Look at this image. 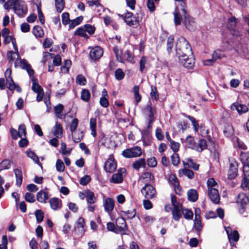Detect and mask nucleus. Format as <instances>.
Returning <instances> with one entry per match:
<instances>
[{
    "mask_svg": "<svg viewBox=\"0 0 249 249\" xmlns=\"http://www.w3.org/2000/svg\"><path fill=\"white\" fill-rule=\"evenodd\" d=\"M236 202L240 204L243 209L249 203L248 196L245 193H242L238 195Z\"/></svg>",
    "mask_w": 249,
    "mask_h": 249,
    "instance_id": "obj_22",
    "label": "nucleus"
},
{
    "mask_svg": "<svg viewBox=\"0 0 249 249\" xmlns=\"http://www.w3.org/2000/svg\"><path fill=\"white\" fill-rule=\"evenodd\" d=\"M7 57L9 60V63H11L13 61L18 59L17 52L13 51H8L7 52Z\"/></svg>",
    "mask_w": 249,
    "mask_h": 249,
    "instance_id": "obj_45",
    "label": "nucleus"
},
{
    "mask_svg": "<svg viewBox=\"0 0 249 249\" xmlns=\"http://www.w3.org/2000/svg\"><path fill=\"white\" fill-rule=\"evenodd\" d=\"M184 217L187 220H192L193 217V213L187 209H182V213Z\"/></svg>",
    "mask_w": 249,
    "mask_h": 249,
    "instance_id": "obj_43",
    "label": "nucleus"
},
{
    "mask_svg": "<svg viewBox=\"0 0 249 249\" xmlns=\"http://www.w3.org/2000/svg\"><path fill=\"white\" fill-rule=\"evenodd\" d=\"M241 187L245 191L249 190V179L247 177H244L243 178Z\"/></svg>",
    "mask_w": 249,
    "mask_h": 249,
    "instance_id": "obj_56",
    "label": "nucleus"
},
{
    "mask_svg": "<svg viewBox=\"0 0 249 249\" xmlns=\"http://www.w3.org/2000/svg\"><path fill=\"white\" fill-rule=\"evenodd\" d=\"M182 13L184 17L183 23L185 27L190 31H194L196 27L194 19L191 17L187 13V8L183 9Z\"/></svg>",
    "mask_w": 249,
    "mask_h": 249,
    "instance_id": "obj_6",
    "label": "nucleus"
},
{
    "mask_svg": "<svg viewBox=\"0 0 249 249\" xmlns=\"http://www.w3.org/2000/svg\"><path fill=\"white\" fill-rule=\"evenodd\" d=\"M86 32H87L86 31V30L84 27L83 28L81 27V28H78L75 31L74 34L75 35H78V36H81L82 37H84L85 38H88L89 36L86 34Z\"/></svg>",
    "mask_w": 249,
    "mask_h": 249,
    "instance_id": "obj_51",
    "label": "nucleus"
},
{
    "mask_svg": "<svg viewBox=\"0 0 249 249\" xmlns=\"http://www.w3.org/2000/svg\"><path fill=\"white\" fill-rule=\"evenodd\" d=\"M26 153L28 157L32 159L36 163L40 165L38 157L33 151H27Z\"/></svg>",
    "mask_w": 249,
    "mask_h": 249,
    "instance_id": "obj_47",
    "label": "nucleus"
},
{
    "mask_svg": "<svg viewBox=\"0 0 249 249\" xmlns=\"http://www.w3.org/2000/svg\"><path fill=\"white\" fill-rule=\"evenodd\" d=\"M107 229L108 231H112L116 234L119 233V231L117 230L115 225L112 222H108L107 225Z\"/></svg>",
    "mask_w": 249,
    "mask_h": 249,
    "instance_id": "obj_62",
    "label": "nucleus"
},
{
    "mask_svg": "<svg viewBox=\"0 0 249 249\" xmlns=\"http://www.w3.org/2000/svg\"><path fill=\"white\" fill-rule=\"evenodd\" d=\"M126 170L124 168H122L118 170L116 174L112 175L110 179V182L114 183H120L122 182L123 180V174H124Z\"/></svg>",
    "mask_w": 249,
    "mask_h": 249,
    "instance_id": "obj_17",
    "label": "nucleus"
},
{
    "mask_svg": "<svg viewBox=\"0 0 249 249\" xmlns=\"http://www.w3.org/2000/svg\"><path fill=\"white\" fill-rule=\"evenodd\" d=\"M116 228L119 231V233L122 235H127L128 228L126 224L125 219L123 217H119L116 221Z\"/></svg>",
    "mask_w": 249,
    "mask_h": 249,
    "instance_id": "obj_11",
    "label": "nucleus"
},
{
    "mask_svg": "<svg viewBox=\"0 0 249 249\" xmlns=\"http://www.w3.org/2000/svg\"><path fill=\"white\" fill-rule=\"evenodd\" d=\"M90 98V93L88 89H83L81 92V99L84 102H88Z\"/></svg>",
    "mask_w": 249,
    "mask_h": 249,
    "instance_id": "obj_39",
    "label": "nucleus"
},
{
    "mask_svg": "<svg viewBox=\"0 0 249 249\" xmlns=\"http://www.w3.org/2000/svg\"><path fill=\"white\" fill-rule=\"evenodd\" d=\"M224 56V54L219 50L215 51L212 54V58L214 59L215 61L216 60L218 59H221L222 57Z\"/></svg>",
    "mask_w": 249,
    "mask_h": 249,
    "instance_id": "obj_57",
    "label": "nucleus"
},
{
    "mask_svg": "<svg viewBox=\"0 0 249 249\" xmlns=\"http://www.w3.org/2000/svg\"><path fill=\"white\" fill-rule=\"evenodd\" d=\"M69 17L70 15L68 12H65L62 14V22L63 25H66L70 23L71 20Z\"/></svg>",
    "mask_w": 249,
    "mask_h": 249,
    "instance_id": "obj_58",
    "label": "nucleus"
},
{
    "mask_svg": "<svg viewBox=\"0 0 249 249\" xmlns=\"http://www.w3.org/2000/svg\"><path fill=\"white\" fill-rule=\"evenodd\" d=\"M36 198L38 202L45 203L49 199V196L47 193L42 190L37 193Z\"/></svg>",
    "mask_w": 249,
    "mask_h": 249,
    "instance_id": "obj_28",
    "label": "nucleus"
},
{
    "mask_svg": "<svg viewBox=\"0 0 249 249\" xmlns=\"http://www.w3.org/2000/svg\"><path fill=\"white\" fill-rule=\"evenodd\" d=\"M55 166L56 170L58 172H62L64 171L65 165L61 160L58 159L57 160Z\"/></svg>",
    "mask_w": 249,
    "mask_h": 249,
    "instance_id": "obj_54",
    "label": "nucleus"
},
{
    "mask_svg": "<svg viewBox=\"0 0 249 249\" xmlns=\"http://www.w3.org/2000/svg\"><path fill=\"white\" fill-rule=\"evenodd\" d=\"M231 108L232 110H237L239 114L245 113L248 111V107L245 105L234 103L231 106Z\"/></svg>",
    "mask_w": 249,
    "mask_h": 249,
    "instance_id": "obj_20",
    "label": "nucleus"
},
{
    "mask_svg": "<svg viewBox=\"0 0 249 249\" xmlns=\"http://www.w3.org/2000/svg\"><path fill=\"white\" fill-rule=\"evenodd\" d=\"M145 165V161L143 158H141L135 161L132 164V166L135 170H139L141 167H144Z\"/></svg>",
    "mask_w": 249,
    "mask_h": 249,
    "instance_id": "obj_36",
    "label": "nucleus"
},
{
    "mask_svg": "<svg viewBox=\"0 0 249 249\" xmlns=\"http://www.w3.org/2000/svg\"><path fill=\"white\" fill-rule=\"evenodd\" d=\"M182 206L179 205L173 207L172 210L173 218L176 221H178L181 218L182 213Z\"/></svg>",
    "mask_w": 249,
    "mask_h": 249,
    "instance_id": "obj_21",
    "label": "nucleus"
},
{
    "mask_svg": "<svg viewBox=\"0 0 249 249\" xmlns=\"http://www.w3.org/2000/svg\"><path fill=\"white\" fill-rule=\"evenodd\" d=\"M207 185L208 190L216 189L217 187V183L213 178H210L208 179Z\"/></svg>",
    "mask_w": 249,
    "mask_h": 249,
    "instance_id": "obj_46",
    "label": "nucleus"
},
{
    "mask_svg": "<svg viewBox=\"0 0 249 249\" xmlns=\"http://www.w3.org/2000/svg\"><path fill=\"white\" fill-rule=\"evenodd\" d=\"M96 118H91L90 119L89 127L91 130V134L94 137H95L96 136Z\"/></svg>",
    "mask_w": 249,
    "mask_h": 249,
    "instance_id": "obj_35",
    "label": "nucleus"
},
{
    "mask_svg": "<svg viewBox=\"0 0 249 249\" xmlns=\"http://www.w3.org/2000/svg\"><path fill=\"white\" fill-rule=\"evenodd\" d=\"M85 221L82 217H79L76 223L74 230L77 234L79 235L82 236L85 231L84 228Z\"/></svg>",
    "mask_w": 249,
    "mask_h": 249,
    "instance_id": "obj_15",
    "label": "nucleus"
},
{
    "mask_svg": "<svg viewBox=\"0 0 249 249\" xmlns=\"http://www.w3.org/2000/svg\"><path fill=\"white\" fill-rule=\"evenodd\" d=\"M113 50L118 61L121 63H124V60H126L127 61L131 63L134 62V56L130 51H126L123 56L122 51L118 47L115 46L113 47Z\"/></svg>",
    "mask_w": 249,
    "mask_h": 249,
    "instance_id": "obj_4",
    "label": "nucleus"
},
{
    "mask_svg": "<svg viewBox=\"0 0 249 249\" xmlns=\"http://www.w3.org/2000/svg\"><path fill=\"white\" fill-rule=\"evenodd\" d=\"M237 164L236 162H231L230 164V169L228 174V177L230 179H232L235 177L237 173Z\"/></svg>",
    "mask_w": 249,
    "mask_h": 249,
    "instance_id": "obj_23",
    "label": "nucleus"
},
{
    "mask_svg": "<svg viewBox=\"0 0 249 249\" xmlns=\"http://www.w3.org/2000/svg\"><path fill=\"white\" fill-rule=\"evenodd\" d=\"M226 231L228 234V238L231 243L233 242H237L239 240V234L237 231H231L230 227L225 228Z\"/></svg>",
    "mask_w": 249,
    "mask_h": 249,
    "instance_id": "obj_18",
    "label": "nucleus"
},
{
    "mask_svg": "<svg viewBox=\"0 0 249 249\" xmlns=\"http://www.w3.org/2000/svg\"><path fill=\"white\" fill-rule=\"evenodd\" d=\"M86 200L88 203L89 204H92L96 201L94 193L89 190H86Z\"/></svg>",
    "mask_w": 249,
    "mask_h": 249,
    "instance_id": "obj_32",
    "label": "nucleus"
},
{
    "mask_svg": "<svg viewBox=\"0 0 249 249\" xmlns=\"http://www.w3.org/2000/svg\"><path fill=\"white\" fill-rule=\"evenodd\" d=\"M183 163L184 166L192 168L195 170H198L199 165L195 163L191 159H188L186 161H183Z\"/></svg>",
    "mask_w": 249,
    "mask_h": 249,
    "instance_id": "obj_37",
    "label": "nucleus"
},
{
    "mask_svg": "<svg viewBox=\"0 0 249 249\" xmlns=\"http://www.w3.org/2000/svg\"><path fill=\"white\" fill-rule=\"evenodd\" d=\"M14 10L19 17H23L27 14V8L23 2L18 0L14 8Z\"/></svg>",
    "mask_w": 249,
    "mask_h": 249,
    "instance_id": "obj_13",
    "label": "nucleus"
},
{
    "mask_svg": "<svg viewBox=\"0 0 249 249\" xmlns=\"http://www.w3.org/2000/svg\"><path fill=\"white\" fill-rule=\"evenodd\" d=\"M181 14L183 15L181 11V8L179 6H177L173 13L174 17V23L177 26L181 24V22L183 20Z\"/></svg>",
    "mask_w": 249,
    "mask_h": 249,
    "instance_id": "obj_19",
    "label": "nucleus"
},
{
    "mask_svg": "<svg viewBox=\"0 0 249 249\" xmlns=\"http://www.w3.org/2000/svg\"><path fill=\"white\" fill-rule=\"evenodd\" d=\"M233 131L232 127L230 125L225 127L224 130V135L227 137L231 136L233 134Z\"/></svg>",
    "mask_w": 249,
    "mask_h": 249,
    "instance_id": "obj_63",
    "label": "nucleus"
},
{
    "mask_svg": "<svg viewBox=\"0 0 249 249\" xmlns=\"http://www.w3.org/2000/svg\"><path fill=\"white\" fill-rule=\"evenodd\" d=\"M169 180L171 184H172L175 188L179 187V182L177 178L174 175H171L169 178Z\"/></svg>",
    "mask_w": 249,
    "mask_h": 249,
    "instance_id": "obj_49",
    "label": "nucleus"
},
{
    "mask_svg": "<svg viewBox=\"0 0 249 249\" xmlns=\"http://www.w3.org/2000/svg\"><path fill=\"white\" fill-rule=\"evenodd\" d=\"M142 153L141 148L136 146L124 150L122 152V155L126 158H132L140 157Z\"/></svg>",
    "mask_w": 249,
    "mask_h": 249,
    "instance_id": "obj_7",
    "label": "nucleus"
},
{
    "mask_svg": "<svg viewBox=\"0 0 249 249\" xmlns=\"http://www.w3.org/2000/svg\"><path fill=\"white\" fill-rule=\"evenodd\" d=\"M124 21L130 26L136 27L139 25V21L134 17Z\"/></svg>",
    "mask_w": 249,
    "mask_h": 249,
    "instance_id": "obj_48",
    "label": "nucleus"
},
{
    "mask_svg": "<svg viewBox=\"0 0 249 249\" xmlns=\"http://www.w3.org/2000/svg\"><path fill=\"white\" fill-rule=\"evenodd\" d=\"M115 76L117 80H121L124 78V73L122 69H118L115 72Z\"/></svg>",
    "mask_w": 249,
    "mask_h": 249,
    "instance_id": "obj_60",
    "label": "nucleus"
},
{
    "mask_svg": "<svg viewBox=\"0 0 249 249\" xmlns=\"http://www.w3.org/2000/svg\"><path fill=\"white\" fill-rule=\"evenodd\" d=\"M54 1L56 11L59 13H61L65 6L64 0H54Z\"/></svg>",
    "mask_w": 249,
    "mask_h": 249,
    "instance_id": "obj_42",
    "label": "nucleus"
},
{
    "mask_svg": "<svg viewBox=\"0 0 249 249\" xmlns=\"http://www.w3.org/2000/svg\"><path fill=\"white\" fill-rule=\"evenodd\" d=\"M142 113L147 122V128L151 129L152 124L155 120V115L156 113L155 107L150 103L143 108Z\"/></svg>",
    "mask_w": 249,
    "mask_h": 249,
    "instance_id": "obj_3",
    "label": "nucleus"
},
{
    "mask_svg": "<svg viewBox=\"0 0 249 249\" xmlns=\"http://www.w3.org/2000/svg\"><path fill=\"white\" fill-rule=\"evenodd\" d=\"M83 19L82 16L77 17L73 20H71L69 23V30L74 28L77 25L80 24Z\"/></svg>",
    "mask_w": 249,
    "mask_h": 249,
    "instance_id": "obj_38",
    "label": "nucleus"
},
{
    "mask_svg": "<svg viewBox=\"0 0 249 249\" xmlns=\"http://www.w3.org/2000/svg\"><path fill=\"white\" fill-rule=\"evenodd\" d=\"M78 120L77 118L73 119L70 125V129L71 133L76 131V129L78 124Z\"/></svg>",
    "mask_w": 249,
    "mask_h": 249,
    "instance_id": "obj_55",
    "label": "nucleus"
},
{
    "mask_svg": "<svg viewBox=\"0 0 249 249\" xmlns=\"http://www.w3.org/2000/svg\"><path fill=\"white\" fill-rule=\"evenodd\" d=\"M176 54L177 56L184 54L192 55L193 53L192 48L187 40L183 37L178 38L176 43Z\"/></svg>",
    "mask_w": 249,
    "mask_h": 249,
    "instance_id": "obj_1",
    "label": "nucleus"
},
{
    "mask_svg": "<svg viewBox=\"0 0 249 249\" xmlns=\"http://www.w3.org/2000/svg\"><path fill=\"white\" fill-rule=\"evenodd\" d=\"M71 136L73 141L75 143H78L83 139L84 134L82 131L77 130L71 133Z\"/></svg>",
    "mask_w": 249,
    "mask_h": 249,
    "instance_id": "obj_30",
    "label": "nucleus"
},
{
    "mask_svg": "<svg viewBox=\"0 0 249 249\" xmlns=\"http://www.w3.org/2000/svg\"><path fill=\"white\" fill-rule=\"evenodd\" d=\"M33 33L36 37H42L44 35L43 30L38 26L34 27L33 30Z\"/></svg>",
    "mask_w": 249,
    "mask_h": 249,
    "instance_id": "obj_41",
    "label": "nucleus"
},
{
    "mask_svg": "<svg viewBox=\"0 0 249 249\" xmlns=\"http://www.w3.org/2000/svg\"><path fill=\"white\" fill-rule=\"evenodd\" d=\"M33 82L32 87V90L36 93H37L43 90L41 87L36 82V79L35 77L31 78Z\"/></svg>",
    "mask_w": 249,
    "mask_h": 249,
    "instance_id": "obj_40",
    "label": "nucleus"
},
{
    "mask_svg": "<svg viewBox=\"0 0 249 249\" xmlns=\"http://www.w3.org/2000/svg\"><path fill=\"white\" fill-rule=\"evenodd\" d=\"M237 19L235 17L230 18L227 22V27L230 31L231 34L235 36H238L240 35V32L237 26Z\"/></svg>",
    "mask_w": 249,
    "mask_h": 249,
    "instance_id": "obj_9",
    "label": "nucleus"
},
{
    "mask_svg": "<svg viewBox=\"0 0 249 249\" xmlns=\"http://www.w3.org/2000/svg\"><path fill=\"white\" fill-rule=\"evenodd\" d=\"M105 210L106 212L109 213L111 212L114 207V201L111 198H107L104 203Z\"/></svg>",
    "mask_w": 249,
    "mask_h": 249,
    "instance_id": "obj_26",
    "label": "nucleus"
},
{
    "mask_svg": "<svg viewBox=\"0 0 249 249\" xmlns=\"http://www.w3.org/2000/svg\"><path fill=\"white\" fill-rule=\"evenodd\" d=\"M53 135L57 138L61 137L63 134V127L58 122H56L55 125L53 127Z\"/></svg>",
    "mask_w": 249,
    "mask_h": 249,
    "instance_id": "obj_27",
    "label": "nucleus"
},
{
    "mask_svg": "<svg viewBox=\"0 0 249 249\" xmlns=\"http://www.w3.org/2000/svg\"><path fill=\"white\" fill-rule=\"evenodd\" d=\"M179 177L181 176H185L189 178L192 179L194 176V173L193 171L187 168H184L179 170L178 172Z\"/></svg>",
    "mask_w": 249,
    "mask_h": 249,
    "instance_id": "obj_33",
    "label": "nucleus"
},
{
    "mask_svg": "<svg viewBox=\"0 0 249 249\" xmlns=\"http://www.w3.org/2000/svg\"><path fill=\"white\" fill-rule=\"evenodd\" d=\"M147 62V59L146 57L142 56V57L141 59L140 60L139 64H140V71L141 72H142L144 71V70L145 68V64Z\"/></svg>",
    "mask_w": 249,
    "mask_h": 249,
    "instance_id": "obj_61",
    "label": "nucleus"
},
{
    "mask_svg": "<svg viewBox=\"0 0 249 249\" xmlns=\"http://www.w3.org/2000/svg\"><path fill=\"white\" fill-rule=\"evenodd\" d=\"M30 64L27 63V61L25 59H19V57L18 58L15 62L14 66L15 68H21L23 69H26Z\"/></svg>",
    "mask_w": 249,
    "mask_h": 249,
    "instance_id": "obj_31",
    "label": "nucleus"
},
{
    "mask_svg": "<svg viewBox=\"0 0 249 249\" xmlns=\"http://www.w3.org/2000/svg\"><path fill=\"white\" fill-rule=\"evenodd\" d=\"M141 193L146 199H153L157 195L155 188L150 184H145L141 189Z\"/></svg>",
    "mask_w": 249,
    "mask_h": 249,
    "instance_id": "obj_8",
    "label": "nucleus"
},
{
    "mask_svg": "<svg viewBox=\"0 0 249 249\" xmlns=\"http://www.w3.org/2000/svg\"><path fill=\"white\" fill-rule=\"evenodd\" d=\"M154 178V176L150 172L143 173L141 177V179L145 184L151 183Z\"/></svg>",
    "mask_w": 249,
    "mask_h": 249,
    "instance_id": "obj_24",
    "label": "nucleus"
},
{
    "mask_svg": "<svg viewBox=\"0 0 249 249\" xmlns=\"http://www.w3.org/2000/svg\"><path fill=\"white\" fill-rule=\"evenodd\" d=\"M241 159L243 163H249V153L242 152L241 154Z\"/></svg>",
    "mask_w": 249,
    "mask_h": 249,
    "instance_id": "obj_64",
    "label": "nucleus"
},
{
    "mask_svg": "<svg viewBox=\"0 0 249 249\" xmlns=\"http://www.w3.org/2000/svg\"><path fill=\"white\" fill-rule=\"evenodd\" d=\"M151 92H150V96L151 98L155 100H158L159 99V94L156 87L151 85Z\"/></svg>",
    "mask_w": 249,
    "mask_h": 249,
    "instance_id": "obj_52",
    "label": "nucleus"
},
{
    "mask_svg": "<svg viewBox=\"0 0 249 249\" xmlns=\"http://www.w3.org/2000/svg\"><path fill=\"white\" fill-rule=\"evenodd\" d=\"M17 1L18 0H8L4 3L3 5L4 8L7 10H9L10 9H13L14 10V8Z\"/></svg>",
    "mask_w": 249,
    "mask_h": 249,
    "instance_id": "obj_44",
    "label": "nucleus"
},
{
    "mask_svg": "<svg viewBox=\"0 0 249 249\" xmlns=\"http://www.w3.org/2000/svg\"><path fill=\"white\" fill-rule=\"evenodd\" d=\"M188 199L192 202H195L198 198V194L196 190L190 189L187 192Z\"/></svg>",
    "mask_w": 249,
    "mask_h": 249,
    "instance_id": "obj_34",
    "label": "nucleus"
},
{
    "mask_svg": "<svg viewBox=\"0 0 249 249\" xmlns=\"http://www.w3.org/2000/svg\"><path fill=\"white\" fill-rule=\"evenodd\" d=\"M14 172L16 178V184L18 187L20 186L22 182V172L20 169H15Z\"/></svg>",
    "mask_w": 249,
    "mask_h": 249,
    "instance_id": "obj_29",
    "label": "nucleus"
},
{
    "mask_svg": "<svg viewBox=\"0 0 249 249\" xmlns=\"http://www.w3.org/2000/svg\"><path fill=\"white\" fill-rule=\"evenodd\" d=\"M194 228L197 231H199L202 230V224L201 223V218H195Z\"/></svg>",
    "mask_w": 249,
    "mask_h": 249,
    "instance_id": "obj_50",
    "label": "nucleus"
},
{
    "mask_svg": "<svg viewBox=\"0 0 249 249\" xmlns=\"http://www.w3.org/2000/svg\"><path fill=\"white\" fill-rule=\"evenodd\" d=\"M192 55H186L185 56L184 54L177 56L178 59V61L184 67L191 69L192 68L194 65V59Z\"/></svg>",
    "mask_w": 249,
    "mask_h": 249,
    "instance_id": "obj_10",
    "label": "nucleus"
},
{
    "mask_svg": "<svg viewBox=\"0 0 249 249\" xmlns=\"http://www.w3.org/2000/svg\"><path fill=\"white\" fill-rule=\"evenodd\" d=\"M208 196L214 203L218 204L220 201V195L217 188L208 190Z\"/></svg>",
    "mask_w": 249,
    "mask_h": 249,
    "instance_id": "obj_16",
    "label": "nucleus"
},
{
    "mask_svg": "<svg viewBox=\"0 0 249 249\" xmlns=\"http://www.w3.org/2000/svg\"><path fill=\"white\" fill-rule=\"evenodd\" d=\"M51 208L53 210H57L61 208V201L58 198H51L49 201Z\"/></svg>",
    "mask_w": 249,
    "mask_h": 249,
    "instance_id": "obj_25",
    "label": "nucleus"
},
{
    "mask_svg": "<svg viewBox=\"0 0 249 249\" xmlns=\"http://www.w3.org/2000/svg\"><path fill=\"white\" fill-rule=\"evenodd\" d=\"M117 168V164L114 161L112 155H110L107 160L105 163L104 169L107 172L112 173L115 171Z\"/></svg>",
    "mask_w": 249,
    "mask_h": 249,
    "instance_id": "obj_12",
    "label": "nucleus"
},
{
    "mask_svg": "<svg viewBox=\"0 0 249 249\" xmlns=\"http://www.w3.org/2000/svg\"><path fill=\"white\" fill-rule=\"evenodd\" d=\"M123 213H124L125 215H126L129 219H131L134 217L136 213V210L134 209L126 211H123Z\"/></svg>",
    "mask_w": 249,
    "mask_h": 249,
    "instance_id": "obj_59",
    "label": "nucleus"
},
{
    "mask_svg": "<svg viewBox=\"0 0 249 249\" xmlns=\"http://www.w3.org/2000/svg\"><path fill=\"white\" fill-rule=\"evenodd\" d=\"M103 54L102 49L99 46H96L92 48L90 52V58L93 61L98 60Z\"/></svg>",
    "mask_w": 249,
    "mask_h": 249,
    "instance_id": "obj_14",
    "label": "nucleus"
},
{
    "mask_svg": "<svg viewBox=\"0 0 249 249\" xmlns=\"http://www.w3.org/2000/svg\"><path fill=\"white\" fill-rule=\"evenodd\" d=\"M185 142L188 148L198 152H201L207 148V141L204 139H200L197 143L195 142L193 137L188 136L185 140Z\"/></svg>",
    "mask_w": 249,
    "mask_h": 249,
    "instance_id": "obj_2",
    "label": "nucleus"
},
{
    "mask_svg": "<svg viewBox=\"0 0 249 249\" xmlns=\"http://www.w3.org/2000/svg\"><path fill=\"white\" fill-rule=\"evenodd\" d=\"M38 223L42 222L44 218V213L41 210H37L35 213Z\"/></svg>",
    "mask_w": 249,
    "mask_h": 249,
    "instance_id": "obj_53",
    "label": "nucleus"
},
{
    "mask_svg": "<svg viewBox=\"0 0 249 249\" xmlns=\"http://www.w3.org/2000/svg\"><path fill=\"white\" fill-rule=\"evenodd\" d=\"M11 73L12 70L10 68L7 69L4 73V76L7 82V88L11 91H14L16 89L18 92H20L21 91V89L18 85H16L14 83L11 77Z\"/></svg>",
    "mask_w": 249,
    "mask_h": 249,
    "instance_id": "obj_5",
    "label": "nucleus"
}]
</instances>
